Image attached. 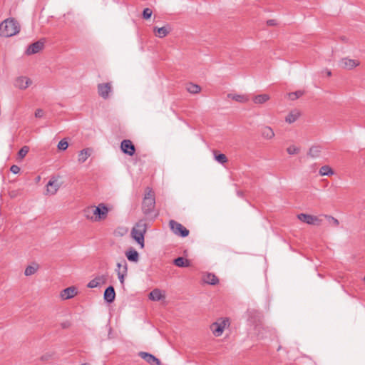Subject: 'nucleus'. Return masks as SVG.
<instances>
[{"instance_id": "obj_28", "label": "nucleus", "mask_w": 365, "mask_h": 365, "mask_svg": "<svg viewBox=\"0 0 365 365\" xmlns=\"http://www.w3.org/2000/svg\"><path fill=\"white\" fill-rule=\"evenodd\" d=\"M133 230H135L137 231H140L143 233L146 232V222L144 220H139L135 226L133 228Z\"/></svg>"}, {"instance_id": "obj_15", "label": "nucleus", "mask_w": 365, "mask_h": 365, "mask_svg": "<svg viewBox=\"0 0 365 365\" xmlns=\"http://www.w3.org/2000/svg\"><path fill=\"white\" fill-rule=\"evenodd\" d=\"M104 300L108 303H112L115 298V292L113 286L107 287L104 292Z\"/></svg>"}, {"instance_id": "obj_14", "label": "nucleus", "mask_w": 365, "mask_h": 365, "mask_svg": "<svg viewBox=\"0 0 365 365\" xmlns=\"http://www.w3.org/2000/svg\"><path fill=\"white\" fill-rule=\"evenodd\" d=\"M78 293L76 287L72 286L63 289L61 292V297L63 299H69L75 297Z\"/></svg>"}, {"instance_id": "obj_9", "label": "nucleus", "mask_w": 365, "mask_h": 365, "mask_svg": "<svg viewBox=\"0 0 365 365\" xmlns=\"http://www.w3.org/2000/svg\"><path fill=\"white\" fill-rule=\"evenodd\" d=\"M44 47V41L41 39L30 44L26 50V54L33 55L41 51Z\"/></svg>"}, {"instance_id": "obj_43", "label": "nucleus", "mask_w": 365, "mask_h": 365, "mask_svg": "<svg viewBox=\"0 0 365 365\" xmlns=\"http://www.w3.org/2000/svg\"><path fill=\"white\" fill-rule=\"evenodd\" d=\"M20 168L16 165H13L10 168V171L14 174H18L20 172Z\"/></svg>"}, {"instance_id": "obj_25", "label": "nucleus", "mask_w": 365, "mask_h": 365, "mask_svg": "<svg viewBox=\"0 0 365 365\" xmlns=\"http://www.w3.org/2000/svg\"><path fill=\"white\" fill-rule=\"evenodd\" d=\"M268 100H269V96L268 94H259L254 97L253 102L256 104H262Z\"/></svg>"}, {"instance_id": "obj_49", "label": "nucleus", "mask_w": 365, "mask_h": 365, "mask_svg": "<svg viewBox=\"0 0 365 365\" xmlns=\"http://www.w3.org/2000/svg\"><path fill=\"white\" fill-rule=\"evenodd\" d=\"M327 75H328L329 76H330L331 75V71H329V72L327 73Z\"/></svg>"}, {"instance_id": "obj_48", "label": "nucleus", "mask_w": 365, "mask_h": 365, "mask_svg": "<svg viewBox=\"0 0 365 365\" xmlns=\"http://www.w3.org/2000/svg\"><path fill=\"white\" fill-rule=\"evenodd\" d=\"M127 251L131 252V251H135L133 247H130L127 250Z\"/></svg>"}, {"instance_id": "obj_29", "label": "nucleus", "mask_w": 365, "mask_h": 365, "mask_svg": "<svg viewBox=\"0 0 365 365\" xmlns=\"http://www.w3.org/2000/svg\"><path fill=\"white\" fill-rule=\"evenodd\" d=\"M228 97L235 101L240 102V103H246L249 100L248 98L244 95L228 94Z\"/></svg>"}, {"instance_id": "obj_33", "label": "nucleus", "mask_w": 365, "mask_h": 365, "mask_svg": "<svg viewBox=\"0 0 365 365\" xmlns=\"http://www.w3.org/2000/svg\"><path fill=\"white\" fill-rule=\"evenodd\" d=\"M215 154V159L220 163L224 164L227 162V158L226 155L223 153H217L215 151L214 153Z\"/></svg>"}, {"instance_id": "obj_5", "label": "nucleus", "mask_w": 365, "mask_h": 365, "mask_svg": "<svg viewBox=\"0 0 365 365\" xmlns=\"http://www.w3.org/2000/svg\"><path fill=\"white\" fill-rule=\"evenodd\" d=\"M94 214V222H99L105 220L108 213V208L103 203L99 204L98 206H93Z\"/></svg>"}, {"instance_id": "obj_17", "label": "nucleus", "mask_w": 365, "mask_h": 365, "mask_svg": "<svg viewBox=\"0 0 365 365\" xmlns=\"http://www.w3.org/2000/svg\"><path fill=\"white\" fill-rule=\"evenodd\" d=\"M59 188V185L56 180H49L46 185V192L49 195H54Z\"/></svg>"}, {"instance_id": "obj_11", "label": "nucleus", "mask_w": 365, "mask_h": 365, "mask_svg": "<svg viewBox=\"0 0 365 365\" xmlns=\"http://www.w3.org/2000/svg\"><path fill=\"white\" fill-rule=\"evenodd\" d=\"M138 355L150 365H161L160 361L150 353L140 351Z\"/></svg>"}, {"instance_id": "obj_6", "label": "nucleus", "mask_w": 365, "mask_h": 365, "mask_svg": "<svg viewBox=\"0 0 365 365\" xmlns=\"http://www.w3.org/2000/svg\"><path fill=\"white\" fill-rule=\"evenodd\" d=\"M297 218L307 225H319L322 222V220L319 219L317 216L309 214L300 213L297 215Z\"/></svg>"}, {"instance_id": "obj_34", "label": "nucleus", "mask_w": 365, "mask_h": 365, "mask_svg": "<svg viewBox=\"0 0 365 365\" xmlns=\"http://www.w3.org/2000/svg\"><path fill=\"white\" fill-rule=\"evenodd\" d=\"M304 92L303 91H297L295 92H292L288 94L289 98L292 101L297 100L304 95Z\"/></svg>"}, {"instance_id": "obj_16", "label": "nucleus", "mask_w": 365, "mask_h": 365, "mask_svg": "<svg viewBox=\"0 0 365 365\" xmlns=\"http://www.w3.org/2000/svg\"><path fill=\"white\" fill-rule=\"evenodd\" d=\"M202 280L205 283L211 284V285H215L219 282V279L212 273H206L203 275Z\"/></svg>"}, {"instance_id": "obj_41", "label": "nucleus", "mask_w": 365, "mask_h": 365, "mask_svg": "<svg viewBox=\"0 0 365 365\" xmlns=\"http://www.w3.org/2000/svg\"><path fill=\"white\" fill-rule=\"evenodd\" d=\"M324 217L330 223H332L334 226L337 227L339 225V222L336 218L328 215H325Z\"/></svg>"}, {"instance_id": "obj_40", "label": "nucleus", "mask_w": 365, "mask_h": 365, "mask_svg": "<svg viewBox=\"0 0 365 365\" xmlns=\"http://www.w3.org/2000/svg\"><path fill=\"white\" fill-rule=\"evenodd\" d=\"M123 269H124L117 272L118 277V279H119V280H120L121 284L124 283L125 277L127 275L126 268H123Z\"/></svg>"}, {"instance_id": "obj_19", "label": "nucleus", "mask_w": 365, "mask_h": 365, "mask_svg": "<svg viewBox=\"0 0 365 365\" xmlns=\"http://www.w3.org/2000/svg\"><path fill=\"white\" fill-rule=\"evenodd\" d=\"M261 134L264 138L267 140L272 139L274 137V133L272 128L267 125L262 128Z\"/></svg>"}, {"instance_id": "obj_38", "label": "nucleus", "mask_w": 365, "mask_h": 365, "mask_svg": "<svg viewBox=\"0 0 365 365\" xmlns=\"http://www.w3.org/2000/svg\"><path fill=\"white\" fill-rule=\"evenodd\" d=\"M29 151V148L26 145L23 146L19 151L18 155L20 158H24Z\"/></svg>"}, {"instance_id": "obj_47", "label": "nucleus", "mask_w": 365, "mask_h": 365, "mask_svg": "<svg viewBox=\"0 0 365 365\" xmlns=\"http://www.w3.org/2000/svg\"><path fill=\"white\" fill-rule=\"evenodd\" d=\"M237 195L240 196V197H242L243 196V192L242 191H237Z\"/></svg>"}, {"instance_id": "obj_32", "label": "nucleus", "mask_w": 365, "mask_h": 365, "mask_svg": "<svg viewBox=\"0 0 365 365\" xmlns=\"http://www.w3.org/2000/svg\"><path fill=\"white\" fill-rule=\"evenodd\" d=\"M320 151V147L312 146V148H310L308 155H310L312 158H317L319 155Z\"/></svg>"}, {"instance_id": "obj_50", "label": "nucleus", "mask_w": 365, "mask_h": 365, "mask_svg": "<svg viewBox=\"0 0 365 365\" xmlns=\"http://www.w3.org/2000/svg\"><path fill=\"white\" fill-rule=\"evenodd\" d=\"M81 365H90L89 364H81Z\"/></svg>"}, {"instance_id": "obj_45", "label": "nucleus", "mask_w": 365, "mask_h": 365, "mask_svg": "<svg viewBox=\"0 0 365 365\" xmlns=\"http://www.w3.org/2000/svg\"><path fill=\"white\" fill-rule=\"evenodd\" d=\"M43 115V110L42 109H37L35 112V116L36 118H41Z\"/></svg>"}, {"instance_id": "obj_30", "label": "nucleus", "mask_w": 365, "mask_h": 365, "mask_svg": "<svg viewBox=\"0 0 365 365\" xmlns=\"http://www.w3.org/2000/svg\"><path fill=\"white\" fill-rule=\"evenodd\" d=\"M38 269V265L37 264H34L32 265L28 266L24 272L26 276H30L34 274L36 270Z\"/></svg>"}, {"instance_id": "obj_22", "label": "nucleus", "mask_w": 365, "mask_h": 365, "mask_svg": "<svg viewBox=\"0 0 365 365\" xmlns=\"http://www.w3.org/2000/svg\"><path fill=\"white\" fill-rule=\"evenodd\" d=\"M91 149L85 148L80 151L78 153V160L80 163H84L91 154Z\"/></svg>"}, {"instance_id": "obj_2", "label": "nucleus", "mask_w": 365, "mask_h": 365, "mask_svg": "<svg viewBox=\"0 0 365 365\" xmlns=\"http://www.w3.org/2000/svg\"><path fill=\"white\" fill-rule=\"evenodd\" d=\"M155 207V192L151 187H147L142 202V211L144 215L151 214Z\"/></svg>"}, {"instance_id": "obj_7", "label": "nucleus", "mask_w": 365, "mask_h": 365, "mask_svg": "<svg viewBox=\"0 0 365 365\" xmlns=\"http://www.w3.org/2000/svg\"><path fill=\"white\" fill-rule=\"evenodd\" d=\"M120 149L122 152L126 155L132 156L135 154V148L130 140H123L120 143Z\"/></svg>"}, {"instance_id": "obj_21", "label": "nucleus", "mask_w": 365, "mask_h": 365, "mask_svg": "<svg viewBox=\"0 0 365 365\" xmlns=\"http://www.w3.org/2000/svg\"><path fill=\"white\" fill-rule=\"evenodd\" d=\"M105 279L103 276L97 277L95 279L91 280L87 287L89 288H96L100 287L101 284H104Z\"/></svg>"}, {"instance_id": "obj_36", "label": "nucleus", "mask_w": 365, "mask_h": 365, "mask_svg": "<svg viewBox=\"0 0 365 365\" xmlns=\"http://www.w3.org/2000/svg\"><path fill=\"white\" fill-rule=\"evenodd\" d=\"M68 147V143L66 138L62 139L58 143L57 148L60 150H66Z\"/></svg>"}, {"instance_id": "obj_27", "label": "nucleus", "mask_w": 365, "mask_h": 365, "mask_svg": "<svg viewBox=\"0 0 365 365\" xmlns=\"http://www.w3.org/2000/svg\"><path fill=\"white\" fill-rule=\"evenodd\" d=\"M84 217L94 222V214L93 206L88 207L83 210Z\"/></svg>"}, {"instance_id": "obj_24", "label": "nucleus", "mask_w": 365, "mask_h": 365, "mask_svg": "<svg viewBox=\"0 0 365 365\" xmlns=\"http://www.w3.org/2000/svg\"><path fill=\"white\" fill-rule=\"evenodd\" d=\"M300 113L297 110L291 111L285 118V121L288 123H294L299 117Z\"/></svg>"}, {"instance_id": "obj_1", "label": "nucleus", "mask_w": 365, "mask_h": 365, "mask_svg": "<svg viewBox=\"0 0 365 365\" xmlns=\"http://www.w3.org/2000/svg\"><path fill=\"white\" fill-rule=\"evenodd\" d=\"M20 24L14 18H8L0 23V37H11L20 32Z\"/></svg>"}, {"instance_id": "obj_35", "label": "nucleus", "mask_w": 365, "mask_h": 365, "mask_svg": "<svg viewBox=\"0 0 365 365\" xmlns=\"http://www.w3.org/2000/svg\"><path fill=\"white\" fill-rule=\"evenodd\" d=\"M128 259L130 262H137L138 261V252H125Z\"/></svg>"}, {"instance_id": "obj_42", "label": "nucleus", "mask_w": 365, "mask_h": 365, "mask_svg": "<svg viewBox=\"0 0 365 365\" xmlns=\"http://www.w3.org/2000/svg\"><path fill=\"white\" fill-rule=\"evenodd\" d=\"M152 14V10L149 8H145L143 11V18L145 19H148L151 17Z\"/></svg>"}, {"instance_id": "obj_31", "label": "nucleus", "mask_w": 365, "mask_h": 365, "mask_svg": "<svg viewBox=\"0 0 365 365\" xmlns=\"http://www.w3.org/2000/svg\"><path fill=\"white\" fill-rule=\"evenodd\" d=\"M319 174L322 176L333 175L334 172L332 169L328 165H324L319 169Z\"/></svg>"}, {"instance_id": "obj_13", "label": "nucleus", "mask_w": 365, "mask_h": 365, "mask_svg": "<svg viewBox=\"0 0 365 365\" xmlns=\"http://www.w3.org/2000/svg\"><path fill=\"white\" fill-rule=\"evenodd\" d=\"M172 31L171 26L169 24H166L163 27L155 26L153 28V33L158 38H164L168 35Z\"/></svg>"}, {"instance_id": "obj_3", "label": "nucleus", "mask_w": 365, "mask_h": 365, "mask_svg": "<svg viewBox=\"0 0 365 365\" xmlns=\"http://www.w3.org/2000/svg\"><path fill=\"white\" fill-rule=\"evenodd\" d=\"M230 321L228 318H220L217 322L210 324V329L215 336H220L225 327L230 326Z\"/></svg>"}, {"instance_id": "obj_4", "label": "nucleus", "mask_w": 365, "mask_h": 365, "mask_svg": "<svg viewBox=\"0 0 365 365\" xmlns=\"http://www.w3.org/2000/svg\"><path fill=\"white\" fill-rule=\"evenodd\" d=\"M169 226L171 231L178 237H186L190 233V231L185 227L174 220H170Z\"/></svg>"}, {"instance_id": "obj_10", "label": "nucleus", "mask_w": 365, "mask_h": 365, "mask_svg": "<svg viewBox=\"0 0 365 365\" xmlns=\"http://www.w3.org/2000/svg\"><path fill=\"white\" fill-rule=\"evenodd\" d=\"M112 91V86L110 83H99L98 85V95L103 99L109 98V94Z\"/></svg>"}, {"instance_id": "obj_39", "label": "nucleus", "mask_w": 365, "mask_h": 365, "mask_svg": "<svg viewBox=\"0 0 365 365\" xmlns=\"http://www.w3.org/2000/svg\"><path fill=\"white\" fill-rule=\"evenodd\" d=\"M287 151L289 155H295L299 153V148L296 147L295 145H290L287 148Z\"/></svg>"}, {"instance_id": "obj_46", "label": "nucleus", "mask_w": 365, "mask_h": 365, "mask_svg": "<svg viewBox=\"0 0 365 365\" xmlns=\"http://www.w3.org/2000/svg\"><path fill=\"white\" fill-rule=\"evenodd\" d=\"M267 24L268 26H275V25H277V21L274 19H269V20L267 21Z\"/></svg>"}, {"instance_id": "obj_37", "label": "nucleus", "mask_w": 365, "mask_h": 365, "mask_svg": "<svg viewBox=\"0 0 365 365\" xmlns=\"http://www.w3.org/2000/svg\"><path fill=\"white\" fill-rule=\"evenodd\" d=\"M117 267H118V269L116 270L117 272L124 269L123 268H126V272H127L128 271V266H127V262H126L125 259H122L119 262H118Z\"/></svg>"}, {"instance_id": "obj_20", "label": "nucleus", "mask_w": 365, "mask_h": 365, "mask_svg": "<svg viewBox=\"0 0 365 365\" xmlns=\"http://www.w3.org/2000/svg\"><path fill=\"white\" fill-rule=\"evenodd\" d=\"M174 264L178 267H187L190 265V262L183 257H179L174 259Z\"/></svg>"}, {"instance_id": "obj_8", "label": "nucleus", "mask_w": 365, "mask_h": 365, "mask_svg": "<svg viewBox=\"0 0 365 365\" xmlns=\"http://www.w3.org/2000/svg\"><path fill=\"white\" fill-rule=\"evenodd\" d=\"M359 64L360 62L358 60L351 59L348 58H343L339 62V65L340 67L347 70H351L356 68V66H359Z\"/></svg>"}, {"instance_id": "obj_23", "label": "nucleus", "mask_w": 365, "mask_h": 365, "mask_svg": "<svg viewBox=\"0 0 365 365\" xmlns=\"http://www.w3.org/2000/svg\"><path fill=\"white\" fill-rule=\"evenodd\" d=\"M164 296L162 294L161 290L159 289H154L149 294V299L153 301H159Z\"/></svg>"}, {"instance_id": "obj_18", "label": "nucleus", "mask_w": 365, "mask_h": 365, "mask_svg": "<svg viewBox=\"0 0 365 365\" xmlns=\"http://www.w3.org/2000/svg\"><path fill=\"white\" fill-rule=\"evenodd\" d=\"M132 236L135 239V240L140 245V247L143 248L144 247V234L140 231H137L135 230H132Z\"/></svg>"}, {"instance_id": "obj_12", "label": "nucleus", "mask_w": 365, "mask_h": 365, "mask_svg": "<svg viewBox=\"0 0 365 365\" xmlns=\"http://www.w3.org/2000/svg\"><path fill=\"white\" fill-rule=\"evenodd\" d=\"M31 83V80L26 76H19L14 81L15 87L22 90L27 88Z\"/></svg>"}, {"instance_id": "obj_44", "label": "nucleus", "mask_w": 365, "mask_h": 365, "mask_svg": "<svg viewBox=\"0 0 365 365\" xmlns=\"http://www.w3.org/2000/svg\"><path fill=\"white\" fill-rule=\"evenodd\" d=\"M71 323L69 321H65L61 324L62 329H68L71 327Z\"/></svg>"}, {"instance_id": "obj_26", "label": "nucleus", "mask_w": 365, "mask_h": 365, "mask_svg": "<svg viewBox=\"0 0 365 365\" xmlns=\"http://www.w3.org/2000/svg\"><path fill=\"white\" fill-rule=\"evenodd\" d=\"M186 89L189 93H190L192 94H197V93H200L201 91V88L200 86L192 83H187V86H186Z\"/></svg>"}]
</instances>
